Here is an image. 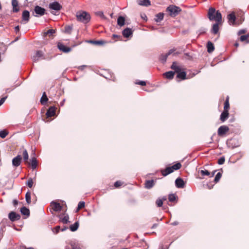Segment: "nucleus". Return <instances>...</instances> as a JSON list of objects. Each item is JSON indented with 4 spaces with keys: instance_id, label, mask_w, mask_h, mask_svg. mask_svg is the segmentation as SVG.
Returning <instances> with one entry per match:
<instances>
[{
    "instance_id": "nucleus-1",
    "label": "nucleus",
    "mask_w": 249,
    "mask_h": 249,
    "mask_svg": "<svg viewBox=\"0 0 249 249\" xmlns=\"http://www.w3.org/2000/svg\"><path fill=\"white\" fill-rule=\"evenodd\" d=\"M208 16L210 20H215L217 22L221 23L222 15L219 11H215V8L211 7L209 8Z\"/></svg>"
},
{
    "instance_id": "nucleus-2",
    "label": "nucleus",
    "mask_w": 249,
    "mask_h": 249,
    "mask_svg": "<svg viewBox=\"0 0 249 249\" xmlns=\"http://www.w3.org/2000/svg\"><path fill=\"white\" fill-rule=\"evenodd\" d=\"M77 20L84 23H88L91 18L89 13L85 11H79L76 15Z\"/></svg>"
},
{
    "instance_id": "nucleus-3",
    "label": "nucleus",
    "mask_w": 249,
    "mask_h": 249,
    "mask_svg": "<svg viewBox=\"0 0 249 249\" xmlns=\"http://www.w3.org/2000/svg\"><path fill=\"white\" fill-rule=\"evenodd\" d=\"M181 167V163L178 162L172 166L167 167L164 169H161L160 173L163 176L165 177L173 173L174 171L179 169Z\"/></svg>"
},
{
    "instance_id": "nucleus-4",
    "label": "nucleus",
    "mask_w": 249,
    "mask_h": 249,
    "mask_svg": "<svg viewBox=\"0 0 249 249\" xmlns=\"http://www.w3.org/2000/svg\"><path fill=\"white\" fill-rule=\"evenodd\" d=\"M181 11L179 7L173 5H169L167 8V11L169 12L170 16L173 17L177 16Z\"/></svg>"
},
{
    "instance_id": "nucleus-5",
    "label": "nucleus",
    "mask_w": 249,
    "mask_h": 249,
    "mask_svg": "<svg viewBox=\"0 0 249 249\" xmlns=\"http://www.w3.org/2000/svg\"><path fill=\"white\" fill-rule=\"evenodd\" d=\"M32 59L34 62H36L39 59H45L46 58L44 55V53L42 51L38 50L36 52Z\"/></svg>"
},
{
    "instance_id": "nucleus-6",
    "label": "nucleus",
    "mask_w": 249,
    "mask_h": 249,
    "mask_svg": "<svg viewBox=\"0 0 249 249\" xmlns=\"http://www.w3.org/2000/svg\"><path fill=\"white\" fill-rule=\"evenodd\" d=\"M229 131V128L227 125H222L219 127L217 134L219 136L223 137Z\"/></svg>"
},
{
    "instance_id": "nucleus-7",
    "label": "nucleus",
    "mask_w": 249,
    "mask_h": 249,
    "mask_svg": "<svg viewBox=\"0 0 249 249\" xmlns=\"http://www.w3.org/2000/svg\"><path fill=\"white\" fill-rule=\"evenodd\" d=\"M50 206L52 209L55 212H60L62 209V206L56 201H52L50 203Z\"/></svg>"
},
{
    "instance_id": "nucleus-8",
    "label": "nucleus",
    "mask_w": 249,
    "mask_h": 249,
    "mask_svg": "<svg viewBox=\"0 0 249 249\" xmlns=\"http://www.w3.org/2000/svg\"><path fill=\"white\" fill-rule=\"evenodd\" d=\"M57 48L60 51L65 53H68L71 50V48L66 46L61 42H58L57 43Z\"/></svg>"
},
{
    "instance_id": "nucleus-9",
    "label": "nucleus",
    "mask_w": 249,
    "mask_h": 249,
    "mask_svg": "<svg viewBox=\"0 0 249 249\" xmlns=\"http://www.w3.org/2000/svg\"><path fill=\"white\" fill-rule=\"evenodd\" d=\"M49 7L51 9L57 11L60 10L62 8V5L57 1L50 3L49 4Z\"/></svg>"
},
{
    "instance_id": "nucleus-10",
    "label": "nucleus",
    "mask_w": 249,
    "mask_h": 249,
    "mask_svg": "<svg viewBox=\"0 0 249 249\" xmlns=\"http://www.w3.org/2000/svg\"><path fill=\"white\" fill-rule=\"evenodd\" d=\"M60 219V221L62 222L63 224H67L69 221V217L68 214L65 213H61L58 215Z\"/></svg>"
},
{
    "instance_id": "nucleus-11",
    "label": "nucleus",
    "mask_w": 249,
    "mask_h": 249,
    "mask_svg": "<svg viewBox=\"0 0 249 249\" xmlns=\"http://www.w3.org/2000/svg\"><path fill=\"white\" fill-rule=\"evenodd\" d=\"M227 18L228 19V22L230 25H234L235 24L236 17L234 12H233L228 15Z\"/></svg>"
},
{
    "instance_id": "nucleus-12",
    "label": "nucleus",
    "mask_w": 249,
    "mask_h": 249,
    "mask_svg": "<svg viewBox=\"0 0 249 249\" xmlns=\"http://www.w3.org/2000/svg\"><path fill=\"white\" fill-rule=\"evenodd\" d=\"M55 111H56V107L52 106L50 107L49 109H48L46 115L47 118L51 117L53 116H54L55 115Z\"/></svg>"
},
{
    "instance_id": "nucleus-13",
    "label": "nucleus",
    "mask_w": 249,
    "mask_h": 249,
    "mask_svg": "<svg viewBox=\"0 0 249 249\" xmlns=\"http://www.w3.org/2000/svg\"><path fill=\"white\" fill-rule=\"evenodd\" d=\"M8 217L11 221H15L19 220L20 218V216L14 212H11L9 213Z\"/></svg>"
},
{
    "instance_id": "nucleus-14",
    "label": "nucleus",
    "mask_w": 249,
    "mask_h": 249,
    "mask_svg": "<svg viewBox=\"0 0 249 249\" xmlns=\"http://www.w3.org/2000/svg\"><path fill=\"white\" fill-rule=\"evenodd\" d=\"M30 19V12L27 10H24L22 14V20L24 23H27Z\"/></svg>"
},
{
    "instance_id": "nucleus-15",
    "label": "nucleus",
    "mask_w": 249,
    "mask_h": 249,
    "mask_svg": "<svg viewBox=\"0 0 249 249\" xmlns=\"http://www.w3.org/2000/svg\"><path fill=\"white\" fill-rule=\"evenodd\" d=\"M22 158L20 155H18L14 158L12 160V164L13 166L18 167L19 166L21 163Z\"/></svg>"
},
{
    "instance_id": "nucleus-16",
    "label": "nucleus",
    "mask_w": 249,
    "mask_h": 249,
    "mask_svg": "<svg viewBox=\"0 0 249 249\" xmlns=\"http://www.w3.org/2000/svg\"><path fill=\"white\" fill-rule=\"evenodd\" d=\"M175 184L177 188H183L185 186V183L183 180L180 178H178L175 181Z\"/></svg>"
},
{
    "instance_id": "nucleus-17",
    "label": "nucleus",
    "mask_w": 249,
    "mask_h": 249,
    "mask_svg": "<svg viewBox=\"0 0 249 249\" xmlns=\"http://www.w3.org/2000/svg\"><path fill=\"white\" fill-rule=\"evenodd\" d=\"M35 12L40 16H42L44 14L45 10L44 8L39 6H36L35 7Z\"/></svg>"
},
{
    "instance_id": "nucleus-18",
    "label": "nucleus",
    "mask_w": 249,
    "mask_h": 249,
    "mask_svg": "<svg viewBox=\"0 0 249 249\" xmlns=\"http://www.w3.org/2000/svg\"><path fill=\"white\" fill-rule=\"evenodd\" d=\"M229 111L227 110H223L220 115V120L222 122H224L229 117Z\"/></svg>"
},
{
    "instance_id": "nucleus-19",
    "label": "nucleus",
    "mask_w": 249,
    "mask_h": 249,
    "mask_svg": "<svg viewBox=\"0 0 249 249\" xmlns=\"http://www.w3.org/2000/svg\"><path fill=\"white\" fill-rule=\"evenodd\" d=\"M55 33V30L54 29H50L48 30L46 32H44L43 33V36L46 37L47 36H49V37L53 38V34Z\"/></svg>"
},
{
    "instance_id": "nucleus-20",
    "label": "nucleus",
    "mask_w": 249,
    "mask_h": 249,
    "mask_svg": "<svg viewBox=\"0 0 249 249\" xmlns=\"http://www.w3.org/2000/svg\"><path fill=\"white\" fill-rule=\"evenodd\" d=\"M171 68L175 71V73L179 72L181 71V68L178 66V63L176 62H174L173 63Z\"/></svg>"
},
{
    "instance_id": "nucleus-21",
    "label": "nucleus",
    "mask_w": 249,
    "mask_h": 249,
    "mask_svg": "<svg viewBox=\"0 0 249 249\" xmlns=\"http://www.w3.org/2000/svg\"><path fill=\"white\" fill-rule=\"evenodd\" d=\"M138 3L142 6H148L151 5L149 0H137Z\"/></svg>"
},
{
    "instance_id": "nucleus-22",
    "label": "nucleus",
    "mask_w": 249,
    "mask_h": 249,
    "mask_svg": "<svg viewBox=\"0 0 249 249\" xmlns=\"http://www.w3.org/2000/svg\"><path fill=\"white\" fill-rule=\"evenodd\" d=\"M132 34V31L131 29L127 28L123 31V35L125 37H128Z\"/></svg>"
},
{
    "instance_id": "nucleus-23",
    "label": "nucleus",
    "mask_w": 249,
    "mask_h": 249,
    "mask_svg": "<svg viewBox=\"0 0 249 249\" xmlns=\"http://www.w3.org/2000/svg\"><path fill=\"white\" fill-rule=\"evenodd\" d=\"M177 78L181 79L182 80H185L187 79L186 78V73L185 71H181L177 72Z\"/></svg>"
},
{
    "instance_id": "nucleus-24",
    "label": "nucleus",
    "mask_w": 249,
    "mask_h": 249,
    "mask_svg": "<svg viewBox=\"0 0 249 249\" xmlns=\"http://www.w3.org/2000/svg\"><path fill=\"white\" fill-rule=\"evenodd\" d=\"M12 4L13 7V11L14 12H18L19 11L18 7V2L17 0H12Z\"/></svg>"
},
{
    "instance_id": "nucleus-25",
    "label": "nucleus",
    "mask_w": 249,
    "mask_h": 249,
    "mask_svg": "<svg viewBox=\"0 0 249 249\" xmlns=\"http://www.w3.org/2000/svg\"><path fill=\"white\" fill-rule=\"evenodd\" d=\"M155 184V182L153 180H146L145 183V187L147 189L151 188Z\"/></svg>"
},
{
    "instance_id": "nucleus-26",
    "label": "nucleus",
    "mask_w": 249,
    "mask_h": 249,
    "mask_svg": "<svg viewBox=\"0 0 249 249\" xmlns=\"http://www.w3.org/2000/svg\"><path fill=\"white\" fill-rule=\"evenodd\" d=\"M207 51L208 53H211L213 52L214 50V47L213 43L211 41H209L207 45Z\"/></svg>"
},
{
    "instance_id": "nucleus-27",
    "label": "nucleus",
    "mask_w": 249,
    "mask_h": 249,
    "mask_svg": "<svg viewBox=\"0 0 249 249\" xmlns=\"http://www.w3.org/2000/svg\"><path fill=\"white\" fill-rule=\"evenodd\" d=\"M164 76L168 79H172L174 78L175 75V72L172 71H169L166 72L163 74Z\"/></svg>"
},
{
    "instance_id": "nucleus-28",
    "label": "nucleus",
    "mask_w": 249,
    "mask_h": 249,
    "mask_svg": "<svg viewBox=\"0 0 249 249\" xmlns=\"http://www.w3.org/2000/svg\"><path fill=\"white\" fill-rule=\"evenodd\" d=\"M163 17H164V14L162 13H159L155 16V18L154 19L157 22H160V21H161L163 19Z\"/></svg>"
},
{
    "instance_id": "nucleus-29",
    "label": "nucleus",
    "mask_w": 249,
    "mask_h": 249,
    "mask_svg": "<svg viewBox=\"0 0 249 249\" xmlns=\"http://www.w3.org/2000/svg\"><path fill=\"white\" fill-rule=\"evenodd\" d=\"M20 212L22 214L29 216L30 215V211L25 207H23L20 209Z\"/></svg>"
},
{
    "instance_id": "nucleus-30",
    "label": "nucleus",
    "mask_w": 249,
    "mask_h": 249,
    "mask_svg": "<svg viewBox=\"0 0 249 249\" xmlns=\"http://www.w3.org/2000/svg\"><path fill=\"white\" fill-rule=\"evenodd\" d=\"M236 140L234 139H231L229 140L227 142V144L229 147H231L232 148H233L235 147H237V145H235Z\"/></svg>"
},
{
    "instance_id": "nucleus-31",
    "label": "nucleus",
    "mask_w": 249,
    "mask_h": 249,
    "mask_svg": "<svg viewBox=\"0 0 249 249\" xmlns=\"http://www.w3.org/2000/svg\"><path fill=\"white\" fill-rule=\"evenodd\" d=\"M22 156H23V159L24 161L25 162V163H28V164H30V163L28 161V158H29L28 154L27 151L26 149H24L23 150V153H22Z\"/></svg>"
},
{
    "instance_id": "nucleus-32",
    "label": "nucleus",
    "mask_w": 249,
    "mask_h": 249,
    "mask_svg": "<svg viewBox=\"0 0 249 249\" xmlns=\"http://www.w3.org/2000/svg\"><path fill=\"white\" fill-rule=\"evenodd\" d=\"M79 225V222L77 221L75 222L73 224L70 226V229L72 231H75L78 229Z\"/></svg>"
},
{
    "instance_id": "nucleus-33",
    "label": "nucleus",
    "mask_w": 249,
    "mask_h": 249,
    "mask_svg": "<svg viewBox=\"0 0 249 249\" xmlns=\"http://www.w3.org/2000/svg\"><path fill=\"white\" fill-rule=\"evenodd\" d=\"M48 99L45 92H43V95L40 99V103L42 105H45L48 101Z\"/></svg>"
},
{
    "instance_id": "nucleus-34",
    "label": "nucleus",
    "mask_w": 249,
    "mask_h": 249,
    "mask_svg": "<svg viewBox=\"0 0 249 249\" xmlns=\"http://www.w3.org/2000/svg\"><path fill=\"white\" fill-rule=\"evenodd\" d=\"M219 23L217 22L213 25L212 32L214 34H216L218 33L219 31Z\"/></svg>"
},
{
    "instance_id": "nucleus-35",
    "label": "nucleus",
    "mask_w": 249,
    "mask_h": 249,
    "mask_svg": "<svg viewBox=\"0 0 249 249\" xmlns=\"http://www.w3.org/2000/svg\"><path fill=\"white\" fill-rule=\"evenodd\" d=\"M229 108H230L229 97L227 96L226 97L225 102L224 103V110H227V111H229Z\"/></svg>"
},
{
    "instance_id": "nucleus-36",
    "label": "nucleus",
    "mask_w": 249,
    "mask_h": 249,
    "mask_svg": "<svg viewBox=\"0 0 249 249\" xmlns=\"http://www.w3.org/2000/svg\"><path fill=\"white\" fill-rule=\"evenodd\" d=\"M125 19L123 17L120 16L117 19V24L120 26H123L124 24Z\"/></svg>"
},
{
    "instance_id": "nucleus-37",
    "label": "nucleus",
    "mask_w": 249,
    "mask_h": 249,
    "mask_svg": "<svg viewBox=\"0 0 249 249\" xmlns=\"http://www.w3.org/2000/svg\"><path fill=\"white\" fill-rule=\"evenodd\" d=\"M90 42L95 45H104L107 43V41H105V40H91V41H90Z\"/></svg>"
},
{
    "instance_id": "nucleus-38",
    "label": "nucleus",
    "mask_w": 249,
    "mask_h": 249,
    "mask_svg": "<svg viewBox=\"0 0 249 249\" xmlns=\"http://www.w3.org/2000/svg\"><path fill=\"white\" fill-rule=\"evenodd\" d=\"M31 164L32 168L33 169H35L36 168L37 165V162L36 159L35 157H33L32 158Z\"/></svg>"
},
{
    "instance_id": "nucleus-39",
    "label": "nucleus",
    "mask_w": 249,
    "mask_h": 249,
    "mask_svg": "<svg viewBox=\"0 0 249 249\" xmlns=\"http://www.w3.org/2000/svg\"><path fill=\"white\" fill-rule=\"evenodd\" d=\"M177 196L175 194H170L168 196L169 201L171 202H174L176 201Z\"/></svg>"
},
{
    "instance_id": "nucleus-40",
    "label": "nucleus",
    "mask_w": 249,
    "mask_h": 249,
    "mask_svg": "<svg viewBox=\"0 0 249 249\" xmlns=\"http://www.w3.org/2000/svg\"><path fill=\"white\" fill-rule=\"evenodd\" d=\"M8 134V132L6 130H1L0 131V137L4 138Z\"/></svg>"
},
{
    "instance_id": "nucleus-41",
    "label": "nucleus",
    "mask_w": 249,
    "mask_h": 249,
    "mask_svg": "<svg viewBox=\"0 0 249 249\" xmlns=\"http://www.w3.org/2000/svg\"><path fill=\"white\" fill-rule=\"evenodd\" d=\"M85 202L84 201H80L78 204V206L77 208L76 212L79 211L80 209L84 208L85 207Z\"/></svg>"
},
{
    "instance_id": "nucleus-42",
    "label": "nucleus",
    "mask_w": 249,
    "mask_h": 249,
    "mask_svg": "<svg viewBox=\"0 0 249 249\" xmlns=\"http://www.w3.org/2000/svg\"><path fill=\"white\" fill-rule=\"evenodd\" d=\"M25 198L27 203L29 204L31 203V193L30 192H27L25 195Z\"/></svg>"
},
{
    "instance_id": "nucleus-43",
    "label": "nucleus",
    "mask_w": 249,
    "mask_h": 249,
    "mask_svg": "<svg viewBox=\"0 0 249 249\" xmlns=\"http://www.w3.org/2000/svg\"><path fill=\"white\" fill-rule=\"evenodd\" d=\"M221 176H222V174L220 172H218L215 177L214 180V182L215 183L218 182L219 181V180H220V178H221Z\"/></svg>"
},
{
    "instance_id": "nucleus-44",
    "label": "nucleus",
    "mask_w": 249,
    "mask_h": 249,
    "mask_svg": "<svg viewBox=\"0 0 249 249\" xmlns=\"http://www.w3.org/2000/svg\"><path fill=\"white\" fill-rule=\"evenodd\" d=\"M60 230V227L57 226L54 228L52 229V231L54 234H57Z\"/></svg>"
},
{
    "instance_id": "nucleus-45",
    "label": "nucleus",
    "mask_w": 249,
    "mask_h": 249,
    "mask_svg": "<svg viewBox=\"0 0 249 249\" xmlns=\"http://www.w3.org/2000/svg\"><path fill=\"white\" fill-rule=\"evenodd\" d=\"M200 173L201 174V175L202 176H210L211 175V173L208 171V170H201L200 171Z\"/></svg>"
},
{
    "instance_id": "nucleus-46",
    "label": "nucleus",
    "mask_w": 249,
    "mask_h": 249,
    "mask_svg": "<svg viewBox=\"0 0 249 249\" xmlns=\"http://www.w3.org/2000/svg\"><path fill=\"white\" fill-rule=\"evenodd\" d=\"M156 204L158 207H161L163 204V200L160 199V198L157 199V200L156 201Z\"/></svg>"
},
{
    "instance_id": "nucleus-47",
    "label": "nucleus",
    "mask_w": 249,
    "mask_h": 249,
    "mask_svg": "<svg viewBox=\"0 0 249 249\" xmlns=\"http://www.w3.org/2000/svg\"><path fill=\"white\" fill-rule=\"evenodd\" d=\"M112 38L114 40V41H116L118 40H121L122 36H118L116 35H113L112 36Z\"/></svg>"
},
{
    "instance_id": "nucleus-48",
    "label": "nucleus",
    "mask_w": 249,
    "mask_h": 249,
    "mask_svg": "<svg viewBox=\"0 0 249 249\" xmlns=\"http://www.w3.org/2000/svg\"><path fill=\"white\" fill-rule=\"evenodd\" d=\"M33 179L32 178H29L28 180V181L27 182V185L30 187V188H32L33 185Z\"/></svg>"
},
{
    "instance_id": "nucleus-49",
    "label": "nucleus",
    "mask_w": 249,
    "mask_h": 249,
    "mask_svg": "<svg viewBox=\"0 0 249 249\" xmlns=\"http://www.w3.org/2000/svg\"><path fill=\"white\" fill-rule=\"evenodd\" d=\"M168 56L165 53L164 54H162L160 56V59L161 61H162L163 62H165L166 61V59L167 58Z\"/></svg>"
},
{
    "instance_id": "nucleus-50",
    "label": "nucleus",
    "mask_w": 249,
    "mask_h": 249,
    "mask_svg": "<svg viewBox=\"0 0 249 249\" xmlns=\"http://www.w3.org/2000/svg\"><path fill=\"white\" fill-rule=\"evenodd\" d=\"M225 160V159L224 157H222L220 158H219L218 160L217 163L218 164H223Z\"/></svg>"
},
{
    "instance_id": "nucleus-51",
    "label": "nucleus",
    "mask_w": 249,
    "mask_h": 249,
    "mask_svg": "<svg viewBox=\"0 0 249 249\" xmlns=\"http://www.w3.org/2000/svg\"><path fill=\"white\" fill-rule=\"evenodd\" d=\"M65 32L67 33H70L72 30V27L70 26H67L65 27Z\"/></svg>"
},
{
    "instance_id": "nucleus-52",
    "label": "nucleus",
    "mask_w": 249,
    "mask_h": 249,
    "mask_svg": "<svg viewBox=\"0 0 249 249\" xmlns=\"http://www.w3.org/2000/svg\"><path fill=\"white\" fill-rule=\"evenodd\" d=\"M123 184V183L121 181H117L114 183V186L116 188H119Z\"/></svg>"
},
{
    "instance_id": "nucleus-53",
    "label": "nucleus",
    "mask_w": 249,
    "mask_h": 249,
    "mask_svg": "<svg viewBox=\"0 0 249 249\" xmlns=\"http://www.w3.org/2000/svg\"><path fill=\"white\" fill-rule=\"evenodd\" d=\"M249 37V35H243L240 36V40L241 41H244L246 40Z\"/></svg>"
},
{
    "instance_id": "nucleus-54",
    "label": "nucleus",
    "mask_w": 249,
    "mask_h": 249,
    "mask_svg": "<svg viewBox=\"0 0 249 249\" xmlns=\"http://www.w3.org/2000/svg\"><path fill=\"white\" fill-rule=\"evenodd\" d=\"M72 249H81L80 246L75 243L72 244L71 245Z\"/></svg>"
},
{
    "instance_id": "nucleus-55",
    "label": "nucleus",
    "mask_w": 249,
    "mask_h": 249,
    "mask_svg": "<svg viewBox=\"0 0 249 249\" xmlns=\"http://www.w3.org/2000/svg\"><path fill=\"white\" fill-rule=\"evenodd\" d=\"M136 84L140 85L141 86H144L146 85V82L143 81H139L136 83Z\"/></svg>"
},
{
    "instance_id": "nucleus-56",
    "label": "nucleus",
    "mask_w": 249,
    "mask_h": 249,
    "mask_svg": "<svg viewBox=\"0 0 249 249\" xmlns=\"http://www.w3.org/2000/svg\"><path fill=\"white\" fill-rule=\"evenodd\" d=\"M175 51V50L174 49H171L167 53H166V54L167 55V56H169V55H170L171 54H172V53H173V52Z\"/></svg>"
},
{
    "instance_id": "nucleus-57",
    "label": "nucleus",
    "mask_w": 249,
    "mask_h": 249,
    "mask_svg": "<svg viewBox=\"0 0 249 249\" xmlns=\"http://www.w3.org/2000/svg\"><path fill=\"white\" fill-rule=\"evenodd\" d=\"M6 97H3L0 100V106H1L5 101Z\"/></svg>"
},
{
    "instance_id": "nucleus-58",
    "label": "nucleus",
    "mask_w": 249,
    "mask_h": 249,
    "mask_svg": "<svg viewBox=\"0 0 249 249\" xmlns=\"http://www.w3.org/2000/svg\"><path fill=\"white\" fill-rule=\"evenodd\" d=\"M13 204L14 206H16L18 204V201L17 200H14Z\"/></svg>"
},
{
    "instance_id": "nucleus-59",
    "label": "nucleus",
    "mask_w": 249,
    "mask_h": 249,
    "mask_svg": "<svg viewBox=\"0 0 249 249\" xmlns=\"http://www.w3.org/2000/svg\"><path fill=\"white\" fill-rule=\"evenodd\" d=\"M178 222H177V221H176V222H173L171 223V225H173V226H176V225H178Z\"/></svg>"
},
{
    "instance_id": "nucleus-60",
    "label": "nucleus",
    "mask_w": 249,
    "mask_h": 249,
    "mask_svg": "<svg viewBox=\"0 0 249 249\" xmlns=\"http://www.w3.org/2000/svg\"><path fill=\"white\" fill-rule=\"evenodd\" d=\"M246 32V30H241L239 31V34H244Z\"/></svg>"
},
{
    "instance_id": "nucleus-61",
    "label": "nucleus",
    "mask_w": 249,
    "mask_h": 249,
    "mask_svg": "<svg viewBox=\"0 0 249 249\" xmlns=\"http://www.w3.org/2000/svg\"><path fill=\"white\" fill-rule=\"evenodd\" d=\"M15 31H16V32L18 31H19V26H16V27H15Z\"/></svg>"
},
{
    "instance_id": "nucleus-62",
    "label": "nucleus",
    "mask_w": 249,
    "mask_h": 249,
    "mask_svg": "<svg viewBox=\"0 0 249 249\" xmlns=\"http://www.w3.org/2000/svg\"><path fill=\"white\" fill-rule=\"evenodd\" d=\"M157 226H158V224H154L152 226V228L153 229V228H156Z\"/></svg>"
},
{
    "instance_id": "nucleus-63",
    "label": "nucleus",
    "mask_w": 249,
    "mask_h": 249,
    "mask_svg": "<svg viewBox=\"0 0 249 249\" xmlns=\"http://www.w3.org/2000/svg\"><path fill=\"white\" fill-rule=\"evenodd\" d=\"M215 172H216V171H213V172H212V174H211V176H210V177H213V176L214 175V174H215Z\"/></svg>"
},
{
    "instance_id": "nucleus-64",
    "label": "nucleus",
    "mask_w": 249,
    "mask_h": 249,
    "mask_svg": "<svg viewBox=\"0 0 249 249\" xmlns=\"http://www.w3.org/2000/svg\"><path fill=\"white\" fill-rule=\"evenodd\" d=\"M23 249H34L32 247L27 248V247H25Z\"/></svg>"
}]
</instances>
